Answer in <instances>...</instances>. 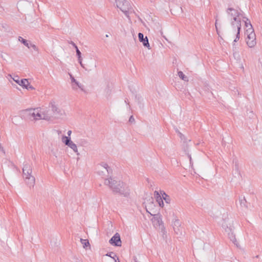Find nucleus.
Here are the masks:
<instances>
[{
    "instance_id": "a19ab883",
    "label": "nucleus",
    "mask_w": 262,
    "mask_h": 262,
    "mask_svg": "<svg viewBox=\"0 0 262 262\" xmlns=\"http://www.w3.org/2000/svg\"><path fill=\"white\" fill-rule=\"evenodd\" d=\"M232 47H233V51H235V50H237V47H236V46L235 42H234V41L233 42Z\"/></svg>"
},
{
    "instance_id": "c03bdc74",
    "label": "nucleus",
    "mask_w": 262,
    "mask_h": 262,
    "mask_svg": "<svg viewBox=\"0 0 262 262\" xmlns=\"http://www.w3.org/2000/svg\"><path fill=\"white\" fill-rule=\"evenodd\" d=\"M0 150L1 151H2L3 153L5 154V152L4 147L2 146L1 143H0Z\"/></svg>"
},
{
    "instance_id": "cd10ccee",
    "label": "nucleus",
    "mask_w": 262,
    "mask_h": 262,
    "mask_svg": "<svg viewBox=\"0 0 262 262\" xmlns=\"http://www.w3.org/2000/svg\"><path fill=\"white\" fill-rule=\"evenodd\" d=\"M39 119H42V114H41L40 113L37 112L36 113H35V120Z\"/></svg>"
},
{
    "instance_id": "5fc2aeb1",
    "label": "nucleus",
    "mask_w": 262,
    "mask_h": 262,
    "mask_svg": "<svg viewBox=\"0 0 262 262\" xmlns=\"http://www.w3.org/2000/svg\"><path fill=\"white\" fill-rule=\"evenodd\" d=\"M178 132H180L178 129L176 130V132L178 133Z\"/></svg>"
},
{
    "instance_id": "aec40b11",
    "label": "nucleus",
    "mask_w": 262,
    "mask_h": 262,
    "mask_svg": "<svg viewBox=\"0 0 262 262\" xmlns=\"http://www.w3.org/2000/svg\"><path fill=\"white\" fill-rule=\"evenodd\" d=\"M178 74L180 79L185 81H188V78L183 73V72L179 71Z\"/></svg>"
},
{
    "instance_id": "423d86ee",
    "label": "nucleus",
    "mask_w": 262,
    "mask_h": 262,
    "mask_svg": "<svg viewBox=\"0 0 262 262\" xmlns=\"http://www.w3.org/2000/svg\"><path fill=\"white\" fill-rule=\"evenodd\" d=\"M109 243L111 245L116 246L120 247L121 246V241L120 235L118 233H116L114 236L109 240Z\"/></svg>"
},
{
    "instance_id": "c85d7f7f",
    "label": "nucleus",
    "mask_w": 262,
    "mask_h": 262,
    "mask_svg": "<svg viewBox=\"0 0 262 262\" xmlns=\"http://www.w3.org/2000/svg\"><path fill=\"white\" fill-rule=\"evenodd\" d=\"M163 199L167 204H169L170 203L171 199H170V196L168 195H166L165 196H164Z\"/></svg>"
},
{
    "instance_id": "58836bf2",
    "label": "nucleus",
    "mask_w": 262,
    "mask_h": 262,
    "mask_svg": "<svg viewBox=\"0 0 262 262\" xmlns=\"http://www.w3.org/2000/svg\"><path fill=\"white\" fill-rule=\"evenodd\" d=\"M106 170L108 174H110V173H112V168L110 166H108L106 168Z\"/></svg>"
},
{
    "instance_id": "6e6552de",
    "label": "nucleus",
    "mask_w": 262,
    "mask_h": 262,
    "mask_svg": "<svg viewBox=\"0 0 262 262\" xmlns=\"http://www.w3.org/2000/svg\"><path fill=\"white\" fill-rule=\"evenodd\" d=\"M13 79L16 83L21 86L23 88H27L26 83L28 82L27 79H21L20 80L18 76H15L13 78Z\"/></svg>"
},
{
    "instance_id": "37998d69",
    "label": "nucleus",
    "mask_w": 262,
    "mask_h": 262,
    "mask_svg": "<svg viewBox=\"0 0 262 262\" xmlns=\"http://www.w3.org/2000/svg\"><path fill=\"white\" fill-rule=\"evenodd\" d=\"M231 24L233 28L235 29L236 27L235 22H234V21H231Z\"/></svg>"
},
{
    "instance_id": "c756f323",
    "label": "nucleus",
    "mask_w": 262,
    "mask_h": 262,
    "mask_svg": "<svg viewBox=\"0 0 262 262\" xmlns=\"http://www.w3.org/2000/svg\"><path fill=\"white\" fill-rule=\"evenodd\" d=\"M26 85L27 88H25V89L28 90H33L35 89V88L33 86H32L30 84V83L28 81V82H26Z\"/></svg>"
},
{
    "instance_id": "393cba45",
    "label": "nucleus",
    "mask_w": 262,
    "mask_h": 262,
    "mask_svg": "<svg viewBox=\"0 0 262 262\" xmlns=\"http://www.w3.org/2000/svg\"><path fill=\"white\" fill-rule=\"evenodd\" d=\"M106 255L107 256H109V257H110L111 258H112L113 259H114L115 261H116V258H117V257H118V256L113 252L107 253L106 254Z\"/></svg>"
},
{
    "instance_id": "bb28decb",
    "label": "nucleus",
    "mask_w": 262,
    "mask_h": 262,
    "mask_svg": "<svg viewBox=\"0 0 262 262\" xmlns=\"http://www.w3.org/2000/svg\"><path fill=\"white\" fill-rule=\"evenodd\" d=\"M71 262H82V259L80 257H78L76 256H74L73 257L72 260Z\"/></svg>"
},
{
    "instance_id": "b1692460",
    "label": "nucleus",
    "mask_w": 262,
    "mask_h": 262,
    "mask_svg": "<svg viewBox=\"0 0 262 262\" xmlns=\"http://www.w3.org/2000/svg\"><path fill=\"white\" fill-rule=\"evenodd\" d=\"M71 149L73 150L75 152H78V149L76 145L73 142L68 145Z\"/></svg>"
},
{
    "instance_id": "c9c22d12",
    "label": "nucleus",
    "mask_w": 262,
    "mask_h": 262,
    "mask_svg": "<svg viewBox=\"0 0 262 262\" xmlns=\"http://www.w3.org/2000/svg\"><path fill=\"white\" fill-rule=\"evenodd\" d=\"M69 43L72 45L75 50L77 49V48H78L77 46L73 41H70Z\"/></svg>"
},
{
    "instance_id": "1a4fd4ad",
    "label": "nucleus",
    "mask_w": 262,
    "mask_h": 262,
    "mask_svg": "<svg viewBox=\"0 0 262 262\" xmlns=\"http://www.w3.org/2000/svg\"><path fill=\"white\" fill-rule=\"evenodd\" d=\"M154 196L156 198V201L158 203L159 206L163 208L164 205L163 199L158 191L156 190L154 191Z\"/></svg>"
},
{
    "instance_id": "6e6d98bb",
    "label": "nucleus",
    "mask_w": 262,
    "mask_h": 262,
    "mask_svg": "<svg viewBox=\"0 0 262 262\" xmlns=\"http://www.w3.org/2000/svg\"><path fill=\"white\" fill-rule=\"evenodd\" d=\"M106 37H108V35L106 34Z\"/></svg>"
},
{
    "instance_id": "412c9836",
    "label": "nucleus",
    "mask_w": 262,
    "mask_h": 262,
    "mask_svg": "<svg viewBox=\"0 0 262 262\" xmlns=\"http://www.w3.org/2000/svg\"><path fill=\"white\" fill-rule=\"evenodd\" d=\"M229 237L233 243H234V245L238 247V243L236 239L235 235L233 234V233H231V234H229Z\"/></svg>"
},
{
    "instance_id": "ea45409f",
    "label": "nucleus",
    "mask_w": 262,
    "mask_h": 262,
    "mask_svg": "<svg viewBox=\"0 0 262 262\" xmlns=\"http://www.w3.org/2000/svg\"><path fill=\"white\" fill-rule=\"evenodd\" d=\"M78 62L80 63V64L81 65V66L82 67V68H84V66L82 64V58L80 57V58H78Z\"/></svg>"
},
{
    "instance_id": "6ab92c4d",
    "label": "nucleus",
    "mask_w": 262,
    "mask_h": 262,
    "mask_svg": "<svg viewBox=\"0 0 262 262\" xmlns=\"http://www.w3.org/2000/svg\"><path fill=\"white\" fill-rule=\"evenodd\" d=\"M27 112H28V116L29 117V118L30 119H33V120H35V109H30V110H27Z\"/></svg>"
},
{
    "instance_id": "473e14b6",
    "label": "nucleus",
    "mask_w": 262,
    "mask_h": 262,
    "mask_svg": "<svg viewBox=\"0 0 262 262\" xmlns=\"http://www.w3.org/2000/svg\"><path fill=\"white\" fill-rule=\"evenodd\" d=\"M129 122L132 123H134L135 122V118L134 117V116L133 115H132L129 118V120H128Z\"/></svg>"
},
{
    "instance_id": "7ed1b4c3",
    "label": "nucleus",
    "mask_w": 262,
    "mask_h": 262,
    "mask_svg": "<svg viewBox=\"0 0 262 262\" xmlns=\"http://www.w3.org/2000/svg\"><path fill=\"white\" fill-rule=\"evenodd\" d=\"M116 6L127 17L129 13L132 12V8L130 3L126 0H116Z\"/></svg>"
},
{
    "instance_id": "3c124183",
    "label": "nucleus",
    "mask_w": 262,
    "mask_h": 262,
    "mask_svg": "<svg viewBox=\"0 0 262 262\" xmlns=\"http://www.w3.org/2000/svg\"><path fill=\"white\" fill-rule=\"evenodd\" d=\"M115 262H120L118 257H117V258H116V261H115Z\"/></svg>"
},
{
    "instance_id": "ddd939ff",
    "label": "nucleus",
    "mask_w": 262,
    "mask_h": 262,
    "mask_svg": "<svg viewBox=\"0 0 262 262\" xmlns=\"http://www.w3.org/2000/svg\"><path fill=\"white\" fill-rule=\"evenodd\" d=\"M147 210V212H148L149 213H150L151 215H153L154 217H153V219H152V220H154L155 221H157L158 225H161V224L163 223L162 222V218H161V215L160 214H151L150 212H149Z\"/></svg>"
},
{
    "instance_id": "9b49d317",
    "label": "nucleus",
    "mask_w": 262,
    "mask_h": 262,
    "mask_svg": "<svg viewBox=\"0 0 262 262\" xmlns=\"http://www.w3.org/2000/svg\"><path fill=\"white\" fill-rule=\"evenodd\" d=\"M226 12L231 16H239L241 15L240 13L233 8H228Z\"/></svg>"
},
{
    "instance_id": "9d476101",
    "label": "nucleus",
    "mask_w": 262,
    "mask_h": 262,
    "mask_svg": "<svg viewBox=\"0 0 262 262\" xmlns=\"http://www.w3.org/2000/svg\"><path fill=\"white\" fill-rule=\"evenodd\" d=\"M54 119V118L50 110L42 113V119L47 121H53Z\"/></svg>"
},
{
    "instance_id": "2eb2a0df",
    "label": "nucleus",
    "mask_w": 262,
    "mask_h": 262,
    "mask_svg": "<svg viewBox=\"0 0 262 262\" xmlns=\"http://www.w3.org/2000/svg\"><path fill=\"white\" fill-rule=\"evenodd\" d=\"M104 93L107 99H110L112 94V89L110 84H108L107 85L105 89L104 90Z\"/></svg>"
},
{
    "instance_id": "0eeeda50",
    "label": "nucleus",
    "mask_w": 262,
    "mask_h": 262,
    "mask_svg": "<svg viewBox=\"0 0 262 262\" xmlns=\"http://www.w3.org/2000/svg\"><path fill=\"white\" fill-rule=\"evenodd\" d=\"M138 38L140 42L143 43L144 47L150 49V45L148 41V39L147 36L144 37V34L142 33H138Z\"/></svg>"
},
{
    "instance_id": "4c0bfd02",
    "label": "nucleus",
    "mask_w": 262,
    "mask_h": 262,
    "mask_svg": "<svg viewBox=\"0 0 262 262\" xmlns=\"http://www.w3.org/2000/svg\"><path fill=\"white\" fill-rule=\"evenodd\" d=\"M178 135L181 140H183L185 139L184 135L183 134H182L180 132H178Z\"/></svg>"
},
{
    "instance_id": "8fccbe9b",
    "label": "nucleus",
    "mask_w": 262,
    "mask_h": 262,
    "mask_svg": "<svg viewBox=\"0 0 262 262\" xmlns=\"http://www.w3.org/2000/svg\"><path fill=\"white\" fill-rule=\"evenodd\" d=\"M125 102L126 103H127V104H128V103H129V102H128V99H126L125 100Z\"/></svg>"
},
{
    "instance_id": "f257e3e1",
    "label": "nucleus",
    "mask_w": 262,
    "mask_h": 262,
    "mask_svg": "<svg viewBox=\"0 0 262 262\" xmlns=\"http://www.w3.org/2000/svg\"><path fill=\"white\" fill-rule=\"evenodd\" d=\"M104 184L108 185L114 194H119L126 198H128L130 195V190L129 186L121 180L110 177L105 179Z\"/></svg>"
},
{
    "instance_id": "09e8293b",
    "label": "nucleus",
    "mask_w": 262,
    "mask_h": 262,
    "mask_svg": "<svg viewBox=\"0 0 262 262\" xmlns=\"http://www.w3.org/2000/svg\"><path fill=\"white\" fill-rule=\"evenodd\" d=\"M72 134V131L71 130H69L67 133V134H68V137H70L71 136Z\"/></svg>"
},
{
    "instance_id": "e433bc0d",
    "label": "nucleus",
    "mask_w": 262,
    "mask_h": 262,
    "mask_svg": "<svg viewBox=\"0 0 262 262\" xmlns=\"http://www.w3.org/2000/svg\"><path fill=\"white\" fill-rule=\"evenodd\" d=\"M100 165L102 167H104L105 169L108 166V165L106 163H104V162H102Z\"/></svg>"
},
{
    "instance_id": "f8f14e48",
    "label": "nucleus",
    "mask_w": 262,
    "mask_h": 262,
    "mask_svg": "<svg viewBox=\"0 0 262 262\" xmlns=\"http://www.w3.org/2000/svg\"><path fill=\"white\" fill-rule=\"evenodd\" d=\"M233 163L234 164V167L233 170L235 171V174H237V176L239 178L241 177V174L239 169L238 163L237 159H234L233 160Z\"/></svg>"
},
{
    "instance_id": "5701e85b",
    "label": "nucleus",
    "mask_w": 262,
    "mask_h": 262,
    "mask_svg": "<svg viewBox=\"0 0 262 262\" xmlns=\"http://www.w3.org/2000/svg\"><path fill=\"white\" fill-rule=\"evenodd\" d=\"M18 40L26 47H28V40L23 38L21 36L18 37Z\"/></svg>"
},
{
    "instance_id": "a211bd4d",
    "label": "nucleus",
    "mask_w": 262,
    "mask_h": 262,
    "mask_svg": "<svg viewBox=\"0 0 262 262\" xmlns=\"http://www.w3.org/2000/svg\"><path fill=\"white\" fill-rule=\"evenodd\" d=\"M71 79L72 82L75 83L77 86H78V88L81 90L82 91H84L83 90V85L80 83H79L75 78L74 77H73L71 75H70Z\"/></svg>"
},
{
    "instance_id": "2f4dec72",
    "label": "nucleus",
    "mask_w": 262,
    "mask_h": 262,
    "mask_svg": "<svg viewBox=\"0 0 262 262\" xmlns=\"http://www.w3.org/2000/svg\"><path fill=\"white\" fill-rule=\"evenodd\" d=\"M239 38H240V33L237 32V33L236 34V37H235V39L234 40V42H236L239 40Z\"/></svg>"
},
{
    "instance_id": "4be33fe9",
    "label": "nucleus",
    "mask_w": 262,
    "mask_h": 262,
    "mask_svg": "<svg viewBox=\"0 0 262 262\" xmlns=\"http://www.w3.org/2000/svg\"><path fill=\"white\" fill-rule=\"evenodd\" d=\"M80 242L81 244L83 245V247L84 248H86L90 246V244L88 239H83L80 238Z\"/></svg>"
},
{
    "instance_id": "72a5a7b5",
    "label": "nucleus",
    "mask_w": 262,
    "mask_h": 262,
    "mask_svg": "<svg viewBox=\"0 0 262 262\" xmlns=\"http://www.w3.org/2000/svg\"><path fill=\"white\" fill-rule=\"evenodd\" d=\"M31 48H33V49L34 51H37V52L38 51V47L36 45H35L34 44L31 45Z\"/></svg>"
},
{
    "instance_id": "f704fd0d",
    "label": "nucleus",
    "mask_w": 262,
    "mask_h": 262,
    "mask_svg": "<svg viewBox=\"0 0 262 262\" xmlns=\"http://www.w3.org/2000/svg\"><path fill=\"white\" fill-rule=\"evenodd\" d=\"M235 25L236 27L238 26L241 27V20L240 18H238V21H236V22H235Z\"/></svg>"
},
{
    "instance_id": "f3484780",
    "label": "nucleus",
    "mask_w": 262,
    "mask_h": 262,
    "mask_svg": "<svg viewBox=\"0 0 262 262\" xmlns=\"http://www.w3.org/2000/svg\"><path fill=\"white\" fill-rule=\"evenodd\" d=\"M62 141L66 145L68 146L70 144L72 141L71 140L70 137H67L66 136H63L62 137Z\"/></svg>"
},
{
    "instance_id": "864d4df0",
    "label": "nucleus",
    "mask_w": 262,
    "mask_h": 262,
    "mask_svg": "<svg viewBox=\"0 0 262 262\" xmlns=\"http://www.w3.org/2000/svg\"><path fill=\"white\" fill-rule=\"evenodd\" d=\"M164 196H165L166 195H167L165 192H164Z\"/></svg>"
},
{
    "instance_id": "7c9ffc66",
    "label": "nucleus",
    "mask_w": 262,
    "mask_h": 262,
    "mask_svg": "<svg viewBox=\"0 0 262 262\" xmlns=\"http://www.w3.org/2000/svg\"><path fill=\"white\" fill-rule=\"evenodd\" d=\"M76 56H77L78 58H80V57H81V53L78 48H77V49H76Z\"/></svg>"
},
{
    "instance_id": "79ce46f5",
    "label": "nucleus",
    "mask_w": 262,
    "mask_h": 262,
    "mask_svg": "<svg viewBox=\"0 0 262 262\" xmlns=\"http://www.w3.org/2000/svg\"><path fill=\"white\" fill-rule=\"evenodd\" d=\"M238 16H233V20L232 21H234V22H236V21H238V18H237Z\"/></svg>"
},
{
    "instance_id": "603ef678",
    "label": "nucleus",
    "mask_w": 262,
    "mask_h": 262,
    "mask_svg": "<svg viewBox=\"0 0 262 262\" xmlns=\"http://www.w3.org/2000/svg\"><path fill=\"white\" fill-rule=\"evenodd\" d=\"M216 24V23H215V24ZM215 27H216V31H217V28L216 27V25H215Z\"/></svg>"
},
{
    "instance_id": "f03ea898",
    "label": "nucleus",
    "mask_w": 262,
    "mask_h": 262,
    "mask_svg": "<svg viewBox=\"0 0 262 262\" xmlns=\"http://www.w3.org/2000/svg\"><path fill=\"white\" fill-rule=\"evenodd\" d=\"M32 171V167L29 163L24 164L23 168V177L29 187H33L35 181L34 177L31 175Z\"/></svg>"
},
{
    "instance_id": "39448f33",
    "label": "nucleus",
    "mask_w": 262,
    "mask_h": 262,
    "mask_svg": "<svg viewBox=\"0 0 262 262\" xmlns=\"http://www.w3.org/2000/svg\"><path fill=\"white\" fill-rule=\"evenodd\" d=\"M246 32L247 33L248 32H250L247 36V40L246 41L247 45L249 48H253L256 43L254 29L253 28H249L246 30Z\"/></svg>"
},
{
    "instance_id": "dca6fc26",
    "label": "nucleus",
    "mask_w": 262,
    "mask_h": 262,
    "mask_svg": "<svg viewBox=\"0 0 262 262\" xmlns=\"http://www.w3.org/2000/svg\"><path fill=\"white\" fill-rule=\"evenodd\" d=\"M239 201L240 205H241V207H245L246 208H248V202H247V201L245 199L244 196L239 197Z\"/></svg>"
},
{
    "instance_id": "a18cd8bd",
    "label": "nucleus",
    "mask_w": 262,
    "mask_h": 262,
    "mask_svg": "<svg viewBox=\"0 0 262 262\" xmlns=\"http://www.w3.org/2000/svg\"><path fill=\"white\" fill-rule=\"evenodd\" d=\"M237 28V32L240 33L241 30V27L238 26Z\"/></svg>"
},
{
    "instance_id": "a878e982",
    "label": "nucleus",
    "mask_w": 262,
    "mask_h": 262,
    "mask_svg": "<svg viewBox=\"0 0 262 262\" xmlns=\"http://www.w3.org/2000/svg\"><path fill=\"white\" fill-rule=\"evenodd\" d=\"M243 18L244 19H245L246 20L245 21V26L246 27H248V26L249 25L250 26V28H253L252 27V26L250 23V21L249 20V19L246 17H243Z\"/></svg>"
},
{
    "instance_id": "de8ad7c7",
    "label": "nucleus",
    "mask_w": 262,
    "mask_h": 262,
    "mask_svg": "<svg viewBox=\"0 0 262 262\" xmlns=\"http://www.w3.org/2000/svg\"><path fill=\"white\" fill-rule=\"evenodd\" d=\"M31 45H32V43L31 42V41H28V47H27L29 49L31 47Z\"/></svg>"
},
{
    "instance_id": "49530a36",
    "label": "nucleus",
    "mask_w": 262,
    "mask_h": 262,
    "mask_svg": "<svg viewBox=\"0 0 262 262\" xmlns=\"http://www.w3.org/2000/svg\"><path fill=\"white\" fill-rule=\"evenodd\" d=\"M164 192H165L164 191H163V190H161V191H160V194H162V198H164Z\"/></svg>"
},
{
    "instance_id": "20e7f679",
    "label": "nucleus",
    "mask_w": 262,
    "mask_h": 262,
    "mask_svg": "<svg viewBox=\"0 0 262 262\" xmlns=\"http://www.w3.org/2000/svg\"><path fill=\"white\" fill-rule=\"evenodd\" d=\"M49 107L51 108V113L54 118H60L64 114V111L60 109L54 102H51L49 103Z\"/></svg>"
},
{
    "instance_id": "4468645a",
    "label": "nucleus",
    "mask_w": 262,
    "mask_h": 262,
    "mask_svg": "<svg viewBox=\"0 0 262 262\" xmlns=\"http://www.w3.org/2000/svg\"><path fill=\"white\" fill-rule=\"evenodd\" d=\"M173 230L176 233L178 234L179 231V227L181 226V222L178 219H175L172 223Z\"/></svg>"
}]
</instances>
